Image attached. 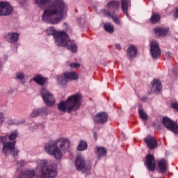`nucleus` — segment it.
Here are the masks:
<instances>
[{"instance_id":"1","label":"nucleus","mask_w":178,"mask_h":178,"mask_svg":"<svg viewBox=\"0 0 178 178\" xmlns=\"http://www.w3.org/2000/svg\"><path fill=\"white\" fill-rule=\"evenodd\" d=\"M33 2L39 9L44 10L42 20L44 23L59 24L65 19L67 6L63 0H54L51 3V0H33ZM47 5H49L48 8H47Z\"/></svg>"},{"instance_id":"2","label":"nucleus","mask_w":178,"mask_h":178,"mask_svg":"<svg viewBox=\"0 0 178 178\" xmlns=\"http://www.w3.org/2000/svg\"><path fill=\"white\" fill-rule=\"evenodd\" d=\"M46 33L47 35H53L57 47L67 48L74 54L77 52V45H76L74 40H70L69 35L65 31H58L55 27L51 26L47 29Z\"/></svg>"},{"instance_id":"3","label":"nucleus","mask_w":178,"mask_h":178,"mask_svg":"<svg viewBox=\"0 0 178 178\" xmlns=\"http://www.w3.org/2000/svg\"><path fill=\"white\" fill-rule=\"evenodd\" d=\"M82 99L83 95H81V93L77 92L70 96L66 101L60 102L58 104V109L60 112H67V113L76 112L80 109Z\"/></svg>"},{"instance_id":"4","label":"nucleus","mask_w":178,"mask_h":178,"mask_svg":"<svg viewBox=\"0 0 178 178\" xmlns=\"http://www.w3.org/2000/svg\"><path fill=\"white\" fill-rule=\"evenodd\" d=\"M36 165V170H40L39 178H55L58 176L56 163H49L47 159H39Z\"/></svg>"},{"instance_id":"5","label":"nucleus","mask_w":178,"mask_h":178,"mask_svg":"<svg viewBox=\"0 0 178 178\" xmlns=\"http://www.w3.org/2000/svg\"><path fill=\"white\" fill-rule=\"evenodd\" d=\"M44 151L49 154L54 156L56 159H61L63 154L62 150L56 143V140H50L44 145Z\"/></svg>"},{"instance_id":"6","label":"nucleus","mask_w":178,"mask_h":178,"mask_svg":"<svg viewBox=\"0 0 178 178\" xmlns=\"http://www.w3.org/2000/svg\"><path fill=\"white\" fill-rule=\"evenodd\" d=\"M16 140L6 142L3 145L2 152L4 155H12L13 158H16L19 155L20 151L18 149H15Z\"/></svg>"},{"instance_id":"7","label":"nucleus","mask_w":178,"mask_h":178,"mask_svg":"<svg viewBox=\"0 0 178 178\" xmlns=\"http://www.w3.org/2000/svg\"><path fill=\"white\" fill-rule=\"evenodd\" d=\"M40 95L47 106H54L55 105V97L47 88L41 90Z\"/></svg>"},{"instance_id":"8","label":"nucleus","mask_w":178,"mask_h":178,"mask_svg":"<svg viewBox=\"0 0 178 178\" xmlns=\"http://www.w3.org/2000/svg\"><path fill=\"white\" fill-rule=\"evenodd\" d=\"M162 123L167 130H170L174 134H178V124L175 121L168 117H164Z\"/></svg>"},{"instance_id":"9","label":"nucleus","mask_w":178,"mask_h":178,"mask_svg":"<svg viewBox=\"0 0 178 178\" xmlns=\"http://www.w3.org/2000/svg\"><path fill=\"white\" fill-rule=\"evenodd\" d=\"M75 166L76 170H83V173L88 175L90 170L88 167L86 165V159L81 155H78L75 161Z\"/></svg>"},{"instance_id":"10","label":"nucleus","mask_w":178,"mask_h":178,"mask_svg":"<svg viewBox=\"0 0 178 178\" xmlns=\"http://www.w3.org/2000/svg\"><path fill=\"white\" fill-rule=\"evenodd\" d=\"M13 12V7L8 1H0V16H9Z\"/></svg>"},{"instance_id":"11","label":"nucleus","mask_w":178,"mask_h":178,"mask_svg":"<svg viewBox=\"0 0 178 178\" xmlns=\"http://www.w3.org/2000/svg\"><path fill=\"white\" fill-rule=\"evenodd\" d=\"M150 52L154 59H158V56H161V49L158 42L153 40L150 44Z\"/></svg>"},{"instance_id":"12","label":"nucleus","mask_w":178,"mask_h":178,"mask_svg":"<svg viewBox=\"0 0 178 178\" xmlns=\"http://www.w3.org/2000/svg\"><path fill=\"white\" fill-rule=\"evenodd\" d=\"M93 120L97 124H105L108 122V114L100 112L94 117Z\"/></svg>"},{"instance_id":"13","label":"nucleus","mask_w":178,"mask_h":178,"mask_svg":"<svg viewBox=\"0 0 178 178\" xmlns=\"http://www.w3.org/2000/svg\"><path fill=\"white\" fill-rule=\"evenodd\" d=\"M145 165H147V168L150 172H154L156 165L155 164V157L152 154H147L145 158Z\"/></svg>"},{"instance_id":"14","label":"nucleus","mask_w":178,"mask_h":178,"mask_svg":"<svg viewBox=\"0 0 178 178\" xmlns=\"http://www.w3.org/2000/svg\"><path fill=\"white\" fill-rule=\"evenodd\" d=\"M57 146L59 145L60 149L65 151L70 147V140L66 138H59L56 140Z\"/></svg>"},{"instance_id":"15","label":"nucleus","mask_w":178,"mask_h":178,"mask_svg":"<svg viewBox=\"0 0 178 178\" xmlns=\"http://www.w3.org/2000/svg\"><path fill=\"white\" fill-rule=\"evenodd\" d=\"M144 141L149 149H155V148L158 147V142H156V139L152 136L145 138Z\"/></svg>"},{"instance_id":"16","label":"nucleus","mask_w":178,"mask_h":178,"mask_svg":"<svg viewBox=\"0 0 178 178\" xmlns=\"http://www.w3.org/2000/svg\"><path fill=\"white\" fill-rule=\"evenodd\" d=\"M5 39L8 42L14 44V42H17L19 41V33L15 32H10L5 35Z\"/></svg>"},{"instance_id":"17","label":"nucleus","mask_w":178,"mask_h":178,"mask_svg":"<svg viewBox=\"0 0 178 178\" xmlns=\"http://www.w3.org/2000/svg\"><path fill=\"white\" fill-rule=\"evenodd\" d=\"M157 166L159 173H166V170H168V161L164 159H161L158 161Z\"/></svg>"},{"instance_id":"18","label":"nucleus","mask_w":178,"mask_h":178,"mask_svg":"<svg viewBox=\"0 0 178 178\" xmlns=\"http://www.w3.org/2000/svg\"><path fill=\"white\" fill-rule=\"evenodd\" d=\"M131 6V1L130 0H121V9L126 15V16H129V8Z\"/></svg>"},{"instance_id":"19","label":"nucleus","mask_w":178,"mask_h":178,"mask_svg":"<svg viewBox=\"0 0 178 178\" xmlns=\"http://www.w3.org/2000/svg\"><path fill=\"white\" fill-rule=\"evenodd\" d=\"M153 31L154 32V34L156 37H165V35H168V33H169V29L154 28Z\"/></svg>"},{"instance_id":"20","label":"nucleus","mask_w":178,"mask_h":178,"mask_svg":"<svg viewBox=\"0 0 178 178\" xmlns=\"http://www.w3.org/2000/svg\"><path fill=\"white\" fill-rule=\"evenodd\" d=\"M57 84H59L61 87H65L67 84V78L65 75V72L60 75L56 76Z\"/></svg>"},{"instance_id":"21","label":"nucleus","mask_w":178,"mask_h":178,"mask_svg":"<svg viewBox=\"0 0 178 178\" xmlns=\"http://www.w3.org/2000/svg\"><path fill=\"white\" fill-rule=\"evenodd\" d=\"M152 91H161L162 90V83L158 79H154L151 82Z\"/></svg>"},{"instance_id":"22","label":"nucleus","mask_w":178,"mask_h":178,"mask_svg":"<svg viewBox=\"0 0 178 178\" xmlns=\"http://www.w3.org/2000/svg\"><path fill=\"white\" fill-rule=\"evenodd\" d=\"M120 6V2L118 1H111L107 3V8L108 9H110V10H118Z\"/></svg>"},{"instance_id":"23","label":"nucleus","mask_w":178,"mask_h":178,"mask_svg":"<svg viewBox=\"0 0 178 178\" xmlns=\"http://www.w3.org/2000/svg\"><path fill=\"white\" fill-rule=\"evenodd\" d=\"M127 56L130 59L136 58L137 56V48L133 45L130 46L127 49Z\"/></svg>"},{"instance_id":"24","label":"nucleus","mask_w":178,"mask_h":178,"mask_svg":"<svg viewBox=\"0 0 178 178\" xmlns=\"http://www.w3.org/2000/svg\"><path fill=\"white\" fill-rule=\"evenodd\" d=\"M33 80L37 83V84H39V86H45V83H47V79L41 75L35 76Z\"/></svg>"},{"instance_id":"25","label":"nucleus","mask_w":178,"mask_h":178,"mask_svg":"<svg viewBox=\"0 0 178 178\" xmlns=\"http://www.w3.org/2000/svg\"><path fill=\"white\" fill-rule=\"evenodd\" d=\"M65 76H66L67 81L69 80H77L79 79V75L76 72H65Z\"/></svg>"},{"instance_id":"26","label":"nucleus","mask_w":178,"mask_h":178,"mask_svg":"<svg viewBox=\"0 0 178 178\" xmlns=\"http://www.w3.org/2000/svg\"><path fill=\"white\" fill-rule=\"evenodd\" d=\"M161 21V15L157 13H153L150 17L152 24H156Z\"/></svg>"},{"instance_id":"27","label":"nucleus","mask_w":178,"mask_h":178,"mask_svg":"<svg viewBox=\"0 0 178 178\" xmlns=\"http://www.w3.org/2000/svg\"><path fill=\"white\" fill-rule=\"evenodd\" d=\"M47 111L46 108H38L37 110H33L32 113L30 114L31 118H36V116H38V115H41V113H43V112H45Z\"/></svg>"},{"instance_id":"28","label":"nucleus","mask_w":178,"mask_h":178,"mask_svg":"<svg viewBox=\"0 0 178 178\" xmlns=\"http://www.w3.org/2000/svg\"><path fill=\"white\" fill-rule=\"evenodd\" d=\"M104 28L105 31H106V33H109L110 34H112L113 31H115V28L111 23L104 24Z\"/></svg>"},{"instance_id":"29","label":"nucleus","mask_w":178,"mask_h":178,"mask_svg":"<svg viewBox=\"0 0 178 178\" xmlns=\"http://www.w3.org/2000/svg\"><path fill=\"white\" fill-rule=\"evenodd\" d=\"M86 22L87 17L86 16V15H83L77 19V24L79 27H83V26L86 24Z\"/></svg>"},{"instance_id":"30","label":"nucleus","mask_w":178,"mask_h":178,"mask_svg":"<svg viewBox=\"0 0 178 178\" xmlns=\"http://www.w3.org/2000/svg\"><path fill=\"white\" fill-rule=\"evenodd\" d=\"M97 154L99 158H102L106 155V149L103 147H99L97 148Z\"/></svg>"},{"instance_id":"31","label":"nucleus","mask_w":178,"mask_h":178,"mask_svg":"<svg viewBox=\"0 0 178 178\" xmlns=\"http://www.w3.org/2000/svg\"><path fill=\"white\" fill-rule=\"evenodd\" d=\"M76 149L78 151H85V149H87V142L84 140H81L80 143L76 147Z\"/></svg>"},{"instance_id":"32","label":"nucleus","mask_w":178,"mask_h":178,"mask_svg":"<svg viewBox=\"0 0 178 178\" xmlns=\"http://www.w3.org/2000/svg\"><path fill=\"white\" fill-rule=\"evenodd\" d=\"M17 136H19V131H17V130L11 131L10 134L8 136V140H10V141H16Z\"/></svg>"},{"instance_id":"33","label":"nucleus","mask_w":178,"mask_h":178,"mask_svg":"<svg viewBox=\"0 0 178 178\" xmlns=\"http://www.w3.org/2000/svg\"><path fill=\"white\" fill-rule=\"evenodd\" d=\"M7 123L8 124H10V125L15 124V126H19V124H22L24 123V120L16 121L13 119L8 118L7 120Z\"/></svg>"},{"instance_id":"34","label":"nucleus","mask_w":178,"mask_h":178,"mask_svg":"<svg viewBox=\"0 0 178 178\" xmlns=\"http://www.w3.org/2000/svg\"><path fill=\"white\" fill-rule=\"evenodd\" d=\"M138 113L142 120H148V115H147V113L145 112L144 110L139 108Z\"/></svg>"},{"instance_id":"35","label":"nucleus","mask_w":178,"mask_h":178,"mask_svg":"<svg viewBox=\"0 0 178 178\" xmlns=\"http://www.w3.org/2000/svg\"><path fill=\"white\" fill-rule=\"evenodd\" d=\"M111 19H113L115 24L120 25V20H119V17H118L117 15L113 14V16H111Z\"/></svg>"},{"instance_id":"36","label":"nucleus","mask_w":178,"mask_h":178,"mask_svg":"<svg viewBox=\"0 0 178 178\" xmlns=\"http://www.w3.org/2000/svg\"><path fill=\"white\" fill-rule=\"evenodd\" d=\"M15 79H17V80H24V74L23 72H17L15 75Z\"/></svg>"},{"instance_id":"37","label":"nucleus","mask_w":178,"mask_h":178,"mask_svg":"<svg viewBox=\"0 0 178 178\" xmlns=\"http://www.w3.org/2000/svg\"><path fill=\"white\" fill-rule=\"evenodd\" d=\"M6 141H8V137L0 136V145H5Z\"/></svg>"},{"instance_id":"38","label":"nucleus","mask_w":178,"mask_h":178,"mask_svg":"<svg viewBox=\"0 0 178 178\" xmlns=\"http://www.w3.org/2000/svg\"><path fill=\"white\" fill-rule=\"evenodd\" d=\"M25 165H26V161H24V160H21L17 163V168H23V166H24Z\"/></svg>"},{"instance_id":"39","label":"nucleus","mask_w":178,"mask_h":178,"mask_svg":"<svg viewBox=\"0 0 178 178\" xmlns=\"http://www.w3.org/2000/svg\"><path fill=\"white\" fill-rule=\"evenodd\" d=\"M70 66L72 69H77L80 67V64L77 63H71Z\"/></svg>"},{"instance_id":"40","label":"nucleus","mask_w":178,"mask_h":178,"mask_svg":"<svg viewBox=\"0 0 178 178\" xmlns=\"http://www.w3.org/2000/svg\"><path fill=\"white\" fill-rule=\"evenodd\" d=\"M104 13L105 16H107L108 17H112L113 16V14L111 13V12L108 10H104Z\"/></svg>"},{"instance_id":"41","label":"nucleus","mask_w":178,"mask_h":178,"mask_svg":"<svg viewBox=\"0 0 178 178\" xmlns=\"http://www.w3.org/2000/svg\"><path fill=\"white\" fill-rule=\"evenodd\" d=\"M5 122V117L3 116V113H0V126Z\"/></svg>"},{"instance_id":"42","label":"nucleus","mask_w":178,"mask_h":178,"mask_svg":"<svg viewBox=\"0 0 178 178\" xmlns=\"http://www.w3.org/2000/svg\"><path fill=\"white\" fill-rule=\"evenodd\" d=\"M19 5L22 6H27V1L26 0H21L19 1Z\"/></svg>"},{"instance_id":"43","label":"nucleus","mask_w":178,"mask_h":178,"mask_svg":"<svg viewBox=\"0 0 178 178\" xmlns=\"http://www.w3.org/2000/svg\"><path fill=\"white\" fill-rule=\"evenodd\" d=\"M165 56H166L167 59H170V58L172 56V53H170V51H168L165 54Z\"/></svg>"},{"instance_id":"44","label":"nucleus","mask_w":178,"mask_h":178,"mask_svg":"<svg viewBox=\"0 0 178 178\" xmlns=\"http://www.w3.org/2000/svg\"><path fill=\"white\" fill-rule=\"evenodd\" d=\"M63 27H64V29H66V30H67L68 29H70L69 25H67V23H66V22H64V23H63Z\"/></svg>"},{"instance_id":"45","label":"nucleus","mask_w":178,"mask_h":178,"mask_svg":"<svg viewBox=\"0 0 178 178\" xmlns=\"http://www.w3.org/2000/svg\"><path fill=\"white\" fill-rule=\"evenodd\" d=\"M174 17H178V8H177V10H175Z\"/></svg>"},{"instance_id":"46","label":"nucleus","mask_w":178,"mask_h":178,"mask_svg":"<svg viewBox=\"0 0 178 178\" xmlns=\"http://www.w3.org/2000/svg\"><path fill=\"white\" fill-rule=\"evenodd\" d=\"M115 47H116V49H118L119 51H120V49H121V47H120V44H115Z\"/></svg>"},{"instance_id":"47","label":"nucleus","mask_w":178,"mask_h":178,"mask_svg":"<svg viewBox=\"0 0 178 178\" xmlns=\"http://www.w3.org/2000/svg\"><path fill=\"white\" fill-rule=\"evenodd\" d=\"M93 136H94L95 141H97V133L96 132H94Z\"/></svg>"},{"instance_id":"48","label":"nucleus","mask_w":178,"mask_h":178,"mask_svg":"<svg viewBox=\"0 0 178 178\" xmlns=\"http://www.w3.org/2000/svg\"><path fill=\"white\" fill-rule=\"evenodd\" d=\"M173 72H176V69H174V70H173Z\"/></svg>"},{"instance_id":"49","label":"nucleus","mask_w":178,"mask_h":178,"mask_svg":"<svg viewBox=\"0 0 178 178\" xmlns=\"http://www.w3.org/2000/svg\"><path fill=\"white\" fill-rule=\"evenodd\" d=\"M0 178H2V177L0 176Z\"/></svg>"}]
</instances>
